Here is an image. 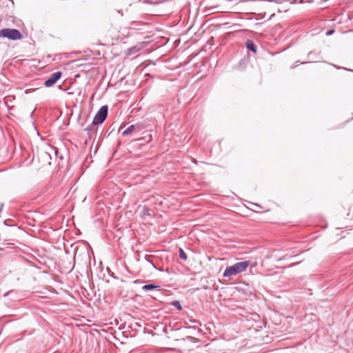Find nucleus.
<instances>
[{
	"label": "nucleus",
	"mask_w": 353,
	"mask_h": 353,
	"mask_svg": "<svg viewBox=\"0 0 353 353\" xmlns=\"http://www.w3.org/2000/svg\"><path fill=\"white\" fill-rule=\"evenodd\" d=\"M250 264V262L249 261H245L236 263L231 266H228L225 269L223 276L224 277H230L232 276L237 275L245 272Z\"/></svg>",
	"instance_id": "1"
},
{
	"label": "nucleus",
	"mask_w": 353,
	"mask_h": 353,
	"mask_svg": "<svg viewBox=\"0 0 353 353\" xmlns=\"http://www.w3.org/2000/svg\"><path fill=\"white\" fill-rule=\"evenodd\" d=\"M0 37L11 41H18L23 38V35L17 29L5 28L0 30Z\"/></svg>",
	"instance_id": "2"
},
{
	"label": "nucleus",
	"mask_w": 353,
	"mask_h": 353,
	"mask_svg": "<svg viewBox=\"0 0 353 353\" xmlns=\"http://www.w3.org/2000/svg\"><path fill=\"white\" fill-rule=\"evenodd\" d=\"M108 114V106L102 105L94 115L92 121L94 125H101L107 119Z\"/></svg>",
	"instance_id": "3"
},
{
	"label": "nucleus",
	"mask_w": 353,
	"mask_h": 353,
	"mask_svg": "<svg viewBox=\"0 0 353 353\" xmlns=\"http://www.w3.org/2000/svg\"><path fill=\"white\" fill-rule=\"evenodd\" d=\"M137 215L143 219L147 218L153 219L154 212L146 205L139 206L137 210Z\"/></svg>",
	"instance_id": "4"
},
{
	"label": "nucleus",
	"mask_w": 353,
	"mask_h": 353,
	"mask_svg": "<svg viewBox=\"0 0 353 353\" xmlns=\"http://www.w3.org/2000/svg\"><path fill=\"white\" fill-rule=\"evenodd\" d=\"M63 73L57 71L52 73L43 83V85L46 88L53 86L62 77Z\"/></svg>",
	"instance_id": "5"
},
{
	"label": "nucleus",
	"mask_w": 353,
	"mask_h": 353,
	"mask_svg": "<svg viewBox=\"0 0 353 353\" xmlns=\"http://www.w3.org/2000/svg\"><path fill=\"white\" fill-rule=\"evenodd\" d=\"M307 58L310 61H302L301 64H306V63H314L316 62V59H319L321 58V51H316V50H311L307 54Z\"/></svg>",
	"instance_id": "6"
},
{
	"label": "nucleus",
	"mask_w": 353,
	"mask_h": 353,
	"mask_svg": "<svg viewBox=\"0 0 353 353\" xmlns=\"http://www.w3.org/2000/svg\"><path fill=\"white\" fill-rule=\"evenodd\" d=\"M248 63V58L247 57H243L240 59V61L235 65H233L232 68L234 70L243 72L247 68V65Z\"/></svg>",
	"instance_id": "7"
},
{
	"label": "nucleus",
	"mask_w": 353,
	"mask_h": 353,
	"mask_svg": "<svg viewBox=\"0 0 353 353\" xmlns=\"http://www.w3.org/2000/svg\"><path fill=\"white\" fill-rule=\"evenodd\" d=\"M245 46L248 51H250L254 54L257 52V46L252 39H248L245 41Z\"/></svg>",
	"instance_id": "8"
},
{
	"label": "nucleus",
	"mask_w": 353,
	"mask_h": 353,
	"mask_svg": "<svg viewBox=\"0 0 353 353\" xmlns=\"http://www.w3.org/2000/svg\"><path fill=\"white\" fill-rule=\"evenodd\" d=\"M97 125H94L92 121L90 125L84 129V130L87 132L89 140L92 139V134L97 132Z\"/></svg>",
	"instance_id": "9"
},
{
	"label": "nucleus",
	"mask_w": 353,
	"mask_h": 353,
	"mask_svg": "<svg viewBox=\"0 0 353 353\" xmlns=\"http://www.w3.org/2000/svg\"><path fill=\"white\" fill-rule=\"evenodd\" d=\"M140 49L141 48L139 47L136 46L130 47L126 50V55L132 56L138 52L140 50Z\"/></svg>",
	"instance_id": "10"
},
{
	"label": "nucleus",
	"mask_w": 353,
	"mask_h": 353,
	"mask_svg": "<svg viewBox=\"0 0 353 353\" xmlns=\"http://www.w3.org/2000/svg\"><path fill=\"white\" fill-rule=\"evenodd\" d=\"M134 127V133L139 134L140 132L145 128V125L141 123H137L133 124Z\"/></svg>",
	"instance_id": "11"
},
{
	"label": "nucleus",
	"mask_w": 353,
	"mask_h": 353,
	"mask_svg": "<svg viewBox=\"0 0 353 353\" xmlns=\"http://www.w3.org/2000/svg\"><path fill=\"white\" fill-rule=\"evenodd\" d=\"M154 289H158L159 290L160 289V286L158 285H155V284H147V285H145L142 287V290L143 291H150V290H154Z\"/></svg>",
	"instance_id": "12"
},
{
	"label": "nucleus",
	"mask_w": 353,
	"mask_h": 353,
	"mask_svg": "<svg viewBox=\"0 0 353 353\" xmlns=\"http://www.w3.org/2000/svg\"><path fill=\"white\" fill-rule=\"evenodd\" d=\"M39 158L42 159L43 161H48L52 159L51 155L48 152L46 151H41L39 154Z\"/></svg>",
	"instance_id": "13"
},
{
	"label": "nucleus",
	"mask_w": 353,
	"mask_h": 353,
	"mask_svg": "<svg viewBox=\"0 0 353 353\" xmlns=\"http://www.w3.org/2000/svg\"><path fill=\"white\" fill-rule=\"evenodd\" d=\"M134 132V127L132 125H129L123 132L122 135L124 137H127L131 134L132 132Z\"/></svg>",
	"instance_id": "14"
},
{
	"label": "nucleus",
	"mask_w": 353,
	"mask_h": 353,
	"mask_svg": "<svg viewBox=\"0 0 353 353\" xmlns=\"http://www.w3.org/2000/svg\"><path fill=\"white\" fill-rule=\"evenodd\" d=\"M171 305L175 307L177 310H181L182 307L179 301H173L170 303Z\"/></svg>",
	"instance_id": "15"
},
{
	"label": "nucleus",
	"mask_w": 353,
	"mask_h": 353,
	"mask_svg": "<svg viewBox=\"0 0 353 353\" xmlns=\"http://www.w3.org/2000/svg\"><path fill=\"white\" fill-rule=\"evenodd\" d=\"M179 257L181 259H183L184 261L187 260V259H188L187 254H185V252H184V250L182 248H179Z\"/></svg>",
	"instance_id": "16"
},
{
	"label": "nucleus",
	"mask_w": 353,
	"mask_h": 353,
	"mask_svg": "<svg viewBox=\"0 0 353 353\" xmlns=\"http://www.w3.org/2000/svg\"><path fill=\"white\" fill-rule=\"evenodd\" d=\"M143 2L144 3H148V4H151V5L159 4V0H143Z\"/></svg>",
	"instance_id": "17"
},
{
	"label": "nucleus",
	"mask_w": 353,
	"mask_h": 353,
	"mask_svg": "<svg viewBox=\"0 0 353 353\" xmlns=\"http://www.w3.org/2000/svg\"><path fill=\"white\" fill-rule=\"evenodd\" d=\"M323 63H328V64H330V65H333L334 67L336 68L337 69H343V70H347V68H345L341 67V66H336V65H334V64H332V63H328V62H327V61H323Z\"/></svg>",
	"instance_id": "18"
},
{
	"label": "nucleus",
	"mask_w": 353,
	"mask_h": 353,
	"mask_svg": "<svg viewBox=\"0 0 353 353\" xmlns=\"http://www.w3.org/2000/svg\"><path fill=\"white\" fill-rule=\"evenodd\" d=\"M334 32V29H330V30H328L327 32H326V35L327 36H330L332 35L333 33Z\"/></svg>",
	"instance_id": "19"
},
{
	"label": "nucleus",
	"mask_w": 353,
	"mask_h": 353,
	"mask_svg": "<svg viewBox=\"0 0 353 353\" xmlns=\"http://www.w3.org/2000/svg\"><path fill=\"white\" fill-rule=\"evenodd\" d=\"M299 62V61H296L294 63H292V65H291V68L294 69V68H296L299 65V64H298Z\"/></svg>",
	"instance_id": "20"
},
{
	"label": "nucleus",
	"mask_w": 353,
	"mask_h": 353,
	"mask_svg": "<svg viewBox=\"0 0 353 353\" xmlns=\"http://www.w3.org/2000/svg\"><path fill=\"white\" fill-rule=\"evenodd\" d=\"M31 92H32V90H31V89H27V90H26L25 93H26V94H29V93H30Z\"/></svg>",
	"instance_id": "21"
},
{
	"label": "nucleus",
	"mask_w": 353,
	"mask_h": 353,
	"mask_svg": "<svg viewBox=\"0 0 353 353\" xmlns=\"http://www.w3.org/2000/svg\"><path fill=\"white\" fill-rule=\"evenodd\" d=\"M147 261H148L150 263H151V264H152V265L154 268H157L155 267L154 264L152 262H151L150 261H149V260H148V259H147Z\"/></svg>",
	"instance_id": "22"
},
{
	"label": "nucleus",
	"mask_w": 353,
	"mask_h": 353,
	"mask_svg": "<svg viewBox=\"0 0 353 353\" xmlns=\"http://www.w3.org/2000/svg\"><path fill=\"white\" fill-rule=\"evenodd\" d=\"M118 12H119V13H120L121 15H123L122 10H118Z\"/></svg>",
	"instance_id": "23"
},
{
	"label": "nucleus",
	"mask_w": 353,
	"mask_h": 353,
	"mask_svg": "<svg viewBox=\"0 0 353 353\" xmlns=\"http://www.w3.org/2000/svg\"><path fill=\"white\" fill-rule=\"evenodd\" d=\"M4 221H12L11 219H6Z\"/></svg>",
	"instance_id": "24"
},
{
	"label": "nucleus",
	"mask_w": 353,
	"mask_h": 353,
	"mask_svg": "<svg viewBox=\"0 0 353 353\" xmlns=\"http://www.w3.org/2000/svg\"><path fill=\"white\" fill-rule=\"evenodd\" d=\"M5 225H9L7 221L3 222Z\"/></svg>",
	"instance_id": "25"
},
{
	"label": "nucleus",
	"mask_w": 353,
	"mask_h": 353,
	"mask_svg": "<svg viewBox=\"0 0 353 353\" xmlns=\"http://www.w3.org/2000/svg\"><path fill=\"white\" fill-rule=\"evenodd\" d=\"M269 2H273L275 1V0H268Z\"/></svg>",
	"instance_id": "26"
},
{
	"label": "nucleus",
	"mask_w": 353,
	"mask_h": 353,
	"mask_svg": "<svg viewBox=\"0 0 353 353\" xmlns=\"http://www.w3.org/2000/svg\"><path fill=\"white\" fill-rule=\"evenodd\" d=\"M59 88L60 90H62V86H61V85H59Z\"/></svg>",
	"instance_id": "27"
},
{
	"label": "nucleus",
	"mask_w": 353,
	"mask_h": 353,
	"mask_svg": "<svg viewBox=\"0 0 353 353\" xmlns=\"http://www.w3.org/2000/svg\"><path fill=\"white\" fill-rule=\"evenodd\" d=\"M33 161H34V157L31 159V161L30 163H32L33 162Z\"/></svg>",
	"instance_id": "28"
},
{
	"label": "nucleus",
	"mask_w": 353,
	"mask_h": 353,
	"mask_svg": "<svg viewBox=\"0 0 353 353\" xmlns=\"http://www.w3.org/2000/svg\"><path fill=\"white\" fill-rule=\"evenodd\" d=\"M32 221H36V220H35V219H34V218H32Z\"/></svg>",
	"instance_id": "29"
}]
</instances>
